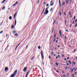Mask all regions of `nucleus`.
I'll return each instance as SVG.
<instances>
[{"instance_id":"nucleus-64","label":"nucleus","mask_w":77,"mask_h":77,"mask_svg":"<svg viewBox=\"0 0 77 77\" xmlns=\"http://www.w3.org/2000/svg\"><path fill=\"white\" fill-rule=\"evenodd\" d=\"M58 57H60V55H58Z\"/></svg>"},{"instance_id":"nucleus-54","label":"nucleus","mask_w":77,"mask_h":77,"mask_svg":"<svg viewBox=\"0 0 77 77\" xmlns=\"http://www.w3.org/2000/svg\"><path fill=\"white\" fill-rule=\"evenodd\" d=\"M55 42V38H54V40H53V42Z\"/></svg>"},{"instance_id":"nucleus-62","label":"nucleus","mask_w":77,"mask_h":77,"mask_svg":"<svg viewBox=\"0 0 77 77\" xmlns=\"http://www.w3.org/2000/svg\"><path fill=\"white\" fill-rule=\"evenodd\" d=\"M64 60H66V59L65 58H64Z\"/></svg>"},{"instance_id":"nucleus-27","label":"nucleus","mask_w":77,"mask_h":77,"mask_svg":"<svg viewBox=\"0 0 77 77\" xmlns=\"http://www.w3.org/2000/svg\"><path fill=\"white\" fill-rule=\"evenodd\" d=\"M72 77H74V74H72Z\"/></svg>"},{"instance_id":"nucleus-28","label":"nucleus","mask_w":77,"mask_h":77,"mask_svg":"<svg viewBox=\"0 0 77 77\" xmlns=\"http://www.w3.org/2000/svg\"><path fill=\"white\" fill-rule=\"evenodd\" d=\"M56 34H55L54 35V38H56Z\"/></svg>"},{"instance_id":"nucleus-1","label":"nucleus","mask_w":77,"mask_h":77,"mask_svg":"<svg viewBox=\"0 0 77 77\" xmlns=\"http://www.w3.org/2000/svg\"><path fill=\"white\" fill-rule=\"evenodd\" d=\"M17 70H16L13 73V74H12L11 76H10V77H14L16 75V74H17Z\"/></svg>"},{"instance_id":"nucleus-44","label":"nucleus","mask_w":77,"mask_h":77,"mask_svg":"<svg viewBox=\"0 0 77 77\" xmlns=\"http://www.w3.org/2000/svg\"><path fill=\"white\" fill-rule=\"evenodd\" d=\"M51 54H53V52H51Z\"/></svg>"},{"instance_id":"nucleus-19","label":"nucleus","mask_w":77,"mask_h":77,"mask_svg":"<svg viewBox=\"0 0 77 77\" xmlns=\"http://www.w3.org/2000/svg\"><path fill=\"white\" fill-rule=\"evenodd\" d=\"M16 23H17V20H15V24H14L15 26V25H16Z\"/></svg>"},{"instance_id":"nucleus-45","label":"nucleus","mask_w":77,"mask_h":77,"mask_svg":"<svg viewBox=\"0 0 77 77\" xmlns=\"http://www.w3.org/2000/svg\"><path fill=\"white\" fill-rule=\"evenodd\" d=\"M73 71H74V70L73 69H72L71 71V72H72Z\"/></svg>"},{"instance_id":"nucleus-21","label":"nucleus","mask_w":77,"mask_h":77,"mask_svg":"<svg viewBox=\"0 0 77 77\" xmlns=\"http://www.w3.org/2000/svg\"><path fill=\"white\" fill-rule=\"evenodd\" d=\"M40 1V0H38V1L37 2V4H38V3H39Z\"/></svg>"},{"instance_id":"nucleus-37","label":"nucleus","mask_w":77,"mask_h":77,"mask_svg":"<svg viewBox=\"0 0 77 77\" xmlns=\"http://www.w3.org/2000/svg\"><path fill=\"white\" fill-rule=\"evenodd\" d=\"M46 6H48V4H47L46 5Z\"/></svg>"},{"instance_id":"nucleus-26","label":"nucleus","mask_w":77,"mask_h":77,"mask_svg":"<svg viewBox=\"0 0 77 77\" xmlns=\"http://www.w3.org/2000/svg\"><path fill=\"white\" fill-rule=\"evenodd\" d=\"M56 22V20H54L53 23V25H54V23H55V22Z\"/></svg>"},{"instance_id":"nucleus-2","label":"nucleus","mask_w":77,"mask_h":77,"mask_svg":"<svg viewBox=\"0 0 77 77\" xmlns=\"http://www.w3.org/2000/svg\"><path fill=\"white\" fill-rule=\"evenodd\" d=\"M27 69V67H25L23 69V72H26Z\"/></svg>"},{"instance_id":"nucleus-59","label":"nucleus","mask_w":77,"mask_h":77,"mask_svg":"<svg viewBox=\"0 0 77 77\" xmlns=\"http://www.w3.org/2000/svg\"><path fill=\"white\" fill-rule=\"evenodd\" d=\"M57 54H60V52H57Z\"/></svg>"},{"instance_id":"nucleus-60","label":"nucleus","mask_w":77,"mask_h":77,"mask_svg":"<svg viewBox=\"0 0 77 77\" xmlns=\"http://www.w3.org/2000/svg\"><path fill=\"white\" fill-rule=\"evenodd\" d=\"M57 72H59V70H57L56 71Z\"/></svg>"},{"instance_id":"nucleus-16","label":"nucleus","mask_w":77,"mask_h":77,"mask_svg":"<svg viewBox=\"0 0 77 77\" xmlns=\"http://www.w3.org/2000/svg\"><path fill=\"white\" fill-rule=\"evenodd\" d=\"M76 63V62H73L72 63V64H73V65H75V64Z\"/></svg>"},{"instance_id":"nucleus-41","label":"nucleus","mask_w":77,"mask_h":77,"mask_svg":"<svg viewBox=\"0 0 77 77\" xmlns=\"http://www.w3.org/2000/svg\"><path fill=\"white\" fill-rule=\"evenodd\" d=\"M68 3V1H66V3L67 4Z\"/></svg>"},{"instance_id":"nucleus-12","label":"nucleus","mask_w":77,"mask_h":77,"mask_svg":"<svg viewBox=\"0 0 77 77\" xmlns=\"http://www.w3.org/2000/svg\"><path fill=\"white\" fill-rule=\"evenodd\" d=\"M45 10V7L44 8L43 10V11H42V14H43V13H44V10Z\"/></svg>"},{"instance_id":"nucleus-47","label":"nucleus","mask_w":77,"mask_h":77,"mask_svg":"<svg viewBox=\"0 0 77 77\" xmlns=\"http://www.w3.org/2000/svg\"><path fill=\"white\" fill-rule=\"evenodd\" d=\"M63 77H66V75H63Z\"/></svg>"},{"instance_id":"nucleus-51","label":"nucleus","mask_w":77,"mask_h":77,"mask_svg":"<svg viewBox=\"0 0 77 77\" xmlns=\"http://www.w3.org/2000/svg\"><path fill=\"white\" fill-rule=\"evenodd\" d=\"M15 5H16L15 4H14L13 5V6H15Z\"/></svg>"},{"instance_id":"nucleus-14","label":"nucleus","mask_w":77,"mask_h":77,"mask_svg":"<svg viewBox=\"0 0 77 77\" xmlns=\"http://www.w3.org/2000/svg\"><path fill=\"white\" fill-rule=\"evenodd\" d=\"M6 0H4L3 1H2V3H4L5 2V1H6Z\"/></svg>"},{"instance_id":"nucleus-63","label":"nucleus","mask_w":77,"mask_h":77,"mask_svg":"<svg viewBox=\"0 0 77 77\" xmlns=\"http://www.w3.org/2000/svg\"><path fill=\"white\" fill-rule=\"evenodd\" d=\"M75 22H77V19H76L75 20Z\"/></svg>"},{"instance_id":"nucleus-36","label":"nucleus","mask_w":77,"mask_h":77,"mask_svg":"<svg viewBox=\"0 0 77 77\" xmlns=\"http://www.w3.org/2000/svg\"><path fill=\"white\" fill-rule=\"evenodd\" d=\"M77 26V23L76 24L75 26V27H76Z\"/></svg>"},{"instance_id":"nucleus-31","label":"nucleus","mask_w":77,"mask_h":77,"mask_svg":"<svg viewBox=\"0 0 77 77\" xmlns=\"http://www.w3.org/2000/svg\"><path fill=\"white\" fill-rule=\"evenodd\" d=\"M56 65H57V66H58V63H56Z\"/></svg>"},{"instance_id":"nucleus-9","label":"nucleus","mask_w":77,"mask_h":77,"mask_svg":"<svg viewBox=\"0 0 77 77\" xmlns=\"http://www.w3.org/2000/svg\"><path fill=\"white\" fill-rule=\"evenodd\" d=\"M16 15H17V13H16L14 14V19H15V16H16Z\"/></svg>"},{"instance_id":"nucleus-10","label":"nucleus","mask_w":77,"mask_h":77,"mask_svg":"<svg viewBox=\"0 0 77 77\" xmlns=\"http://www.w3.org/2000/svg\"><path fill=\"white\" fill-rule=\"evenodd\" d=\"M69 62L70 65H71L72 64V63H71V60H69Z\"/></svg>"},{"instance_id":"nucleus-43","label":"nucleus","mask_w":77,"mask_h":77,"mask_svg":"<svg viewBox=\"0 0 77 77\" xmlns=\"http://www.w3.org/2000/svg\"><path fill=\"white\" fill-rule=\"evenodd\" d=\"M69 59V57H67V60H68V59Z\"/></svg>"},{"instance_id":"nucleus-40","label":"nucleus","mask_w":77,"mask_h":77,"mask_svg":"<svg viewBox=\"0 0 77 77\" xmlns=\"http://www.w3.org/2000/svg\"><path fill=\"white\" fill-rule=\"evenodd\" d=\"M3 32V31H2L0 32V33H2Z\"/></svg>"},{"instance_id":"nucleus-11","label":"nucleus","mask_w":77,"mask_h":77,"mask_svg":"<svg viewBox=\"0 0 77 77\" xmlns=\"http://www.w3.org/2000/svg\"><path fill=\"white\" fill-rule=\"evenodd\" d=\"M12 32H13V33L14 34V33H16V31H15V30H13V31Z\"/></svg>"},{"instance_id":"nucleus-57","label":"nucleus","mask_w":77,"mask_h":77,"mask_svg":"<svg viewBox=\"0 0 77 77\" xmlns=\"http://www.w3.org/2000/svg\"><path fill=\"white\" fill-rule=\"evenodd\" d=\"M18 47V46H17L16 47V48H15V50H16V49H17V48Z\"/></svg>"},{"instance_id":"nucleus-20","label":"nucleus","mask_w":77,"mask_h":77,"mask_svg":"<svg viewBox=\"0 0 77 77\" xmlns=\"http://www.w3.org/2000/svg\"><path fill=\"white\" fill-rule=\"evenodd\" d=\"M9 20H12V17L10 16L9 17Z\"/></svg>"},{"instance_id":"nucleus-34","label":"nucleus","mask_w":77,"mask_h":77,"mask_svg":"<svg viewBox=\"0 0 77 77\" xmlns=\"http://www.w3.org/2000/svg\"><path fill=\"white\" fill-rule=\"evenodd\" d=\"M70 18H71L72 17V15H70Z\"/></svg>"},{"instance_id":"nucleus-5","label":"nucleus","mask_w":77,"mask_h":77,"mask_svg":"<svg viewBox=\"0 0 77 77\" xmlns=\"http://www.w3.org/2000/svg\"><path fill=\"white\" fill-rule=\"evenodd\" d=\"M46 12L44 13V14H46V15H47V14L48 13V10H45Z\"/></svg>"},{"instance_id":"nucleus-29","label":"nucleus","mask_w":77,"mask_h":77,"mask_svg":"<svg viewBox=\"0 0 77 77\" xmlns=\"http://www.w3.org/2000/svg\"><path fill=\"white\" fill-rule=\"evenodd\" d=\"M49 59H51V56H49Z\"/></svg>"},{"instance_id":"nucleus-24","label":"nucleus","mask_w":77,"mask_h":77,"mask_svg":"<svg viewBox=\"0 0 77 77\" xmlns=\"http://www.w3.org/2000/svg\"><path fill=\"white\" fill-rule=\"evenodd\" d=\"M29 72H30V71H29L26 74L27 75H28L29 74Z\"/></svg>"},{"instance_id":"nucleus-61","label":"nucleus","mask_w":77,"mask_h":77,"mask_svg":"<svg viewBox=\"0 0 77 77\" xmlns=\"http://www.w3.org/2000/svg\"><path fill=\"white\" fill-rule=\"evenodd\" d=\"M65 38L66 39V36H65Z\"/></svg>"},{"instance_id":"nucleus-7","label":"nucleus","mask_w":77,"mask_h":77,"mask_svg":"<svg viewBox=\"0 0 77 77\" xmlns=\"http://www.w3.org/2000/svg\"><path fill=\"white\" fill-rule=\"evenodd\" d=\"M8 68L7 67H6L5 68V71H8Z\"/></svg>"},{"instance_id":"nucleus-18","label":"nucleus","mask_w":77,"mask_h":77,"mask_svg":"<svg viewBox=\"0 0 77 77\" xmlns=\"http://www.w3.org/2000/svg\"><path fill=\"white\" fill-rule=\"evenodd\" d=\"M14 26L13 25H12L11 26V29H14Z\"/></svg>"},{"instance_id":"nucleus-23","label":"nucleus","mask_w":77,"mask_h":77,"mask_svg":"<svg viewBox=\"0 0 77 77\" xmlns=\"http://www.w3.org/2000/svg\"><path fill=\"white\" fill-rule=\"evenodd\" d=\"M34 57H35V56H33L32 58L31 59V60H33V59H34Z\"/></svg>"},{"instance_id":"nucleus-55","label":"nucleus","mask_w":77,"mask_h":77,"mask_svg":"<svg viewBox=\"0 0 77 77\" xmlns=\"http://www.w3.org/2000/svg\"><path fill=\"white\" fill-rule=\"evenodd\" d=\"M56 69L55 67H54V69H55V70Z\"/></svg>"},{"instance_id":"nucleus-38","label":"nucleus","mask_w":77,"mask_h":77,"mask_svg":"<svg viewBox=\"0 0 77 77\" xmlns=\"http://www.w3.org/2000/svg\"><path fill=\"white\" fill-rule=\"evenodd\" d=\"M57 42H58V40H56V43H57Z\"/></svg>"},{"instance_id":"nucleus-52","label":"nucleus","mask_w":77,"mask_h":77,"mask_svg":"<svg viewBox=\"0 0 77 77\" xmlns=\"http://www.w3.org/2000/svg\"><path fill=\"white\" fill-rule=\"evenodd\" d=\"M27 76H28V75H27V74H26V77H27Z\"/></svg>"},{"instance_id":"nucleus-30","label":"nucleus","mask_w":77,"mask_h":77,"mask_svg":"<svg viewBox=\"0 0 77 77\" xmlns=\"http://www.w3.org/2000/svg\"><path fill=\"white\" fill-rule=\"evenodd\" d=\"M41 48V47H40V46H39L38 47V49H40Z\"/></svg>"},{"instance_id":"nucleus-58","label":"nucleus","mask_w":77,"mask_h":77,"mask_svg":"<svg viewBox=\"0 0 77 77\" xmlns=\"http://www.w3.org/2000/svg\"><path fill=\"white\" fill-rule=\"evenodd\" d=\"M66 21H67V20H66V21H65V24H66Z\"/></svg>"},{"instance_id":"nucleus-17","label":"nucleus","mask_w":77,"mask_h":77,"mask_svg":"<svg viewBox=\"0 0 77 77\" xmlns=\"http://www.w3.org/2000/svg\"><path fill=\"white\" fill-rule=\"evenodd\" d=\"M53 8H51L50 10V12H52V11H53Z\"/></svg>"},{"instance_id":"nucleus-6","label":"nucleus","mask_w":77,"mask_h":77,"mask_svg":"<svg viewBox=\"0 0 77 77\" xmlns=\"http://www.w3.org/2000/svg\"><path fill=\"white\" fill-rule=\"evenodd\" d=\"M58 14H59V15H62V12H61V11H59Z\"/></svg>"},{"instance_id":"nucleus-8","label":"nucleus","mask_w":77,"mask_h":77,"mask_svg":"<svg viewBox=\"0 0 77 77\" xmlns=\"http://www.w3.org/2000/svg\"><path fill=\"white\" fill-rule=\"evenodd\" d=\"M59 5H60V6H61V1H60V0H59Z\"/></svg>"},{"instance_id":"nucleus-56","label":"nucleus","mask_w":77,"mask_h":77,"mask_svg":"<svg viewBox=\"0 0 77 77\" xmlns=\"http://www.w3.org/2000/svg\"><path fill=\"white\" fill-rule=\"evenodd\" d=\"M69 15H71V12H69Z\"/></svg>"},{"instance_id":"nucleus-42","label":"nucleus","mask_w":77,"mask_h":77,"mask_svg":"<svg viewBox=\"0 0 77 77\" xmlns=\"http://www.w3.org/2000/svg\"><path fill=\"white\" fill-rule=\"evenodd\" d=\"M77 69V68H76L75 69V71Z\"/></svg>"},{"instance_id":"nucleus-46","label":"nucleus","mask_w":77,"mask_h":77,"mask_svg":"<svg viewBox=\"0 0 77 77\" xmlns=\"http://www.w3.org/2000/svg\"><path fill=\"white\" fill-rule=\"evenodd\" d=\"M48 8H49V7H47V8L46 9V10H47V9H48Z\"/></svg>"},{"instance_id":"nucleus-53","label":"nucleus","mask_w":77,"mask_h":77,"mask_svg":"<svg viewBox=\"0 0 77 77\" xmlns=\"http://www.w3.org/2000/svg\"><path fill=\"white\" fill-rule=\"evenodd\" d=\"M71 26H72V24H70V27H71Z\"/></svg>"},{"instance_id":"nucleus-49","label":"nucleus","mask_w":77,"mask_h":77,"mask_svg":"<svg viewBox=\"0 0 77 77\" xmlns=\"http://www.w3.org/2000/svg\"><path fill=\"white\" fill-rule=\"evenodd\" d=\"M67 68H68V67H66L65 68V69H67Z\"/></svg>"},{"instance_id":"nucleus-4","label":"nucleus","mask_w":77,"mask_h":77,"mask_svg":"<svg viewBox=\"0 0 77 77\" xmlns=\"http://www.w3.org/2000/svg\"><path fill=\"white\" fill-rule=\"evenodd\" d=\"M53 1H51L50 2V5L51 6H53V5H54V3L53 2Z\"/></svg>"},{"instance_id":"nucleus-25","label":"nucleus","mask_w":77,"mask_h":77,"mask_svg":"<svg viewBox=\"0 0 77 77\" xmlns=\"http://www.w3.org/2000/svg\"><path fill=\"white\" fill-rule=\"evenodd\" d=\"M5 9V7L4 6L2 8V9L3 10V9Z\"/></svg>"},{"instance_id":"nucleus-22","label":"nucleus","mask_w":77,"mask_h":77,"mask_svg":"<svg viewBox=\"0 0 77 77\" xmlns=\"http://www.w3.org/2000/svg\"><path fill=\"white\" fill-rule=\"evenodd\" d=\"M75 51H76V49H75L74 50V51H73L74 53H75Z\"/></svg>"},{"instance_id":"nucleus-48","label":"nucleus","mask_w":77,"mask_h":77,"mask_svg":"<svg viewBox=\"0 0 77 77\" xmlns=\"http://www.w3.org/2000/svg\"><path fill=\"white\" fill-rule=\"evenodd\" d=\"M74 20H75V16L74 17Z\"/></svg>"},{"instance_id":"nucleus-32","label":"nucleus","mask_w":77,"mask_h":77,"mask_svg":"<svg viewBox=\"0 0 77 77\" xmlns=\"http://www.w3.org/2000/svg\"><path fill=\"white\" fill-rule=\"evenodd\" d=\"M20 44H21V42H20L17 45V46L18 47V46H19L20 45Z\"/></svg>"},{"instance_id":"nucleus-39","label":"nucleus","mask_w":77,"mask_h":77,"mask_svg":"<svg viewBox=\"0 0 77 77\" xmlns=\"http://www.w3.org/2000/svg\"><path fill=\"white\" fill-rule=\"evenodd\" d=\"M62 57H65V56L63 54L62 55Z\"/></svg>"},{"instance_id":"nucleus-13","label":"nucleus","mask_w":77,"mask_h":77,"mask_svg":"<svg viewBox=\"0 0 77 77\" xmlns=\"http://www.w3.org/2000/svg\"><path fill=\"white\" fill-rule=\"evenodd\" d=\"M14 36H18V34L17 33L15 34Z\"/></svg>"},{"instance_id":"nucleus-50","label":"nucleus","mask_w":77,"mask_h":77,"mask_svg":"<svg viewBox=\"0 0 77 77\" xmlns=\"http://www.w3.org/2000/svg\"><path fill=\"white\" fill-rule=\"evenodd\" d=\"M66 32H69V31H68V30H66Z\"/></svg>"},{"instance_id":"nucleus-15","label":"nucleus","mask_w":77,"mask_h":77,"mask_svg":"<svg viewBox=\"0 0 77 77\" xmlns=\"http://www.w3.org/2000/svg\"><path fill=\"white\" fill-rule=\"evenodd\" d=\"M59 33L60 35V36H61V33H62V31H61V30H60V32H59Z\"/></svg>"},{"instance_id":"nucleus-35","label":"nucleus","mask_w":77,"mask_h":77,"mask_svg":"<svg viewBox=\"0 0 77 77\" xmlns=\"http://www.w3.org/2000/svg\"><path fill=\"white\" fill-rule=\"evenodd\" d=\"M17 3H18V2H16L15 3V4L16 5H17Z\"/></svg>"},{"instance_id":"nucleus-33","label":"nucleus","mask_w":77,"mask_h":77,"mask_svg":"<svg viewBox=\"0 0 77 77\" xmlns=\"http://www.w3.org/2000/svg\"><path fill=\"white\" fill-rule=\"evenodd\" d=\"M64 4H65V2H63V3L62 5L63 6V5H64Z\"/></svg>"},{"instance_id":"nucleus-3","label":"nucleus","mask_w":77,"mask_h":77,"mask_svg":"<svg viewBox=\"0 0 77 77\" xmlns=\"http://www.w3.org/2000/svg\"><path fill=\"white\" fill-rule=\"evenodd\" d=\"M41 56L43 59H44V55L43 54V53H42V51H41Z\"/></svg>"}]
</instances>
